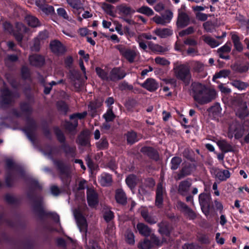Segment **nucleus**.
Wrapping results in <instances>:
<instances>
[{"label": "nucleus", "instance_id": "1", "mask_svg": "<svg viewBox=\"0 0 249 249\" xmlns=\"http://www.w3.org/2000/svg\"><path fill=\"white\" fill-rule=\"evenodd\" d=\"M191 94L194 100L200 105H205L211 102L216 96L214 89L195 82H192L191 84Z\"/></svg>", "mask_w": 249, "mask_h": 249}, {"label": "nucleus", "instance_id": "2", "mask_svg": "<svg viewBox=\"0 0 249 249\" xmlns=\"http://www.w3.org/2000/svg\"><path fill=\"white\" fill-rule=\"evenodd\" d=\"M177 79L184 87L190 85L193 81L190 67L188 64H182L174 68Z\"/></svg>", "mask_w": 249, "mask_h": 249}, {"label": "nucleus", "instance_id": "3", "mask_svg": "<svg viewBox=\"0 0 249 249\" xmlns=\"http://www.w3.org/2000/svg\"><path fill=\"white\" fill-rule=\"evenodd\" d=\"M98 75L103 80L106 81H116L123 78L125 73L119 68H114L107 73L105 70L99 68L96 69Z\"/></svg>", "mask_w": 249, "mask_h": 249}, {"label": "nucleus", "instance_id": "4", "mask_svg": "<svg viewBox=\"0 0 249 249\" xmlns=\"http://www.w3.org/2000/svg\"><path fill=\"white\" fill-rule=\"evenodd\" d=\"M211 200L212 197L210 193H202L198 196V201L201 210L206 216L210 214Z\"/></svg>", "mask_w": 249, "mask_h": 249}, {"label": "nucleus", "instance_id": "5", "mask_svg": "<svg viewBox=\"0 0 249 249\" xmlns=\"http://www.w3.org/2000/svg\"><path fill=\"white\" fill-rule=\"evenodd\" d=\"M195 168V165L190 163L183 164L181 169L175 173L174 178L176 180H180L190 175Z\"/></svg>", "mask_w": 249, "mask_h": 249}, {"label": "nucleus", "instance_id": "6", "mask_svg": "<svg viewBox=\"0 0 249 249\" xmlns=\"http://www.w3.org/2000/svg\"><path fill=\"white\" fill-rule=\"evenodd\" d=\"M116 48L121 54L130 63L133 62L139 54V52L136 49H126L121 45H118Z\"/></svg>", "mask_w": 249, "mask_h": 249}, {"label": "nucleus", "instance_id": "7", "mask_svg": "<svg viewBox=\"0 0 249 249\" xmlns=\"http://www.w3.org/2000/svg\"><path fill=\"white\" fill-rule=\"evenodd\" d=\"M177 209L185 216H187L190 220H194L196 217V213L185 203L180 200H178L176 205Z\"/></svg>", "mask_w": 249, "mask_h": 249}, {"label": "nucleus", "instance_id": "8", "mask_svg": "<svg viewBox=\"0 0 249 249\" xmlns=\"http://www.w3.org/2000/svg\"><path fill=\"white\" fill-rule=\"evenodd\" d=\"M73 214L80 231L86 232L87 230V224L82 211L79 209L76 210L74 211Z\"/></svg>", "mask_w": 249, "mask_h": 249}, {"label": "nucleus", "instance_id": "9", "mask_svg": "<svg viewBox=\"0 0 249 249\" xmlns=\"http://www.w3.org/2000/svg\"><path fill=\"white\" fill-rule=\"evenodd\" d=\"M87 115L86 112H83L82 113L74 114L71 116V122H67L66 124V127L70 131L74 129L77 125L78 119H82L85 117Z\"/></svg>", "mask_w": 249, "mask_h": 249}, {"label": "nucleus", "instance_id": "10", "mask_svg": "<svg viewBox=\"0 0 249 249\" xmlns=\"http://www.w3.org/2000/svg\"><path fill=\"white\" fill-rule=\"evenodd\" d=\"M165 196V193L163 186L161 183H159L157 187L156 192V198L155 205L156 206L160 208L162 204L163 199Z\"/></svg>", "mask_w": 249, "mask_h": 249}, {"label": "nucleus", "instance_id": "11", "mask_svg": "<svg viewBox=\"0 0 249 249\" xmlns=\"http://www.w3.org/2000/svg\"><path fill=\"white\" fill-rule=\"evenodd\" d=\"M192 182L188 178L181 181L178 185V191L179 195L182 196H186L191 186Z\"/></svg>", "mask_w": 249, "mask_h": 249}, {"label": "nucleus", "instance_id": "12", "mask_svg": "<svg viewBox=\"0 0 249 249\" xmlns=\"http://www.w3.org/2000/svg\"><path fill=\"white\" fill-rule=\"evenodd\" d=\"M1 95L0 97V105L2 106L5 104L10 103L13 99V94L7 89L4 88L1 90Z\"/></svg>", "mask_w": 249, "mask_h": 249}, {"label": "nucleus", "instance_id": "13", "mask_svg": "<svg viewBox=\"0 0 249 249\" xmlns=\"http://www.w3.org/2000/svg\"><path fill=\"white\" fill-rule=\"evenodd\" d=\"M171 18V13L169 11L165 12V14L162 15L161 17L155 16L153 18V20L157 24L165 25L170 22Z\"/></svg>", "mask_w": 249, "mask_h": 249}, {"label": "nucleus", "instance_id": "14", "mask_svg": "<svg viewBox=\"0 0 249 249\" xmlns=\"http://www.w3.org/2000/svg\"><path fill=\"white\" fill-rule=\"evenodd\" d=\"M87 200L89 206L93 207L98 203V197L96 193L92 189L87 190Z\"/></svg>", "mask_w": 249, "mask_h": 249}, {"label": "nucleus", "instance_id": "15", "mask_svg": "<svg viewBox=\"0 0 249 249\" xmlns=\"http://www.w3.org/2000/svg\"><path fill=\"white\" fill-rule=\"evenodd\" d=\"M50 48L52 52L57 54L63 53L65 51L63 45L60 42L56 40L51 42Z\"/></svg>", "mask_w": 249, "mask_h": 249}, {"label": "nucleus", "instance_id": "16", "mask_svg": "<svg viewBox=\"0 0 249 249\" xmlns=\"http://www.w3.org/2000/svg\"><path fill=\"white\" fill-rule=\"evenodd\" d=\"M215 178L220 181L227 180L231 176L230 172L227 170L217 169L214 171Z\"/></svg>", "mask_w": 249, "mask_h": 249}, {"label": "nucleus", "instance_id": "17", "mask_svg": "<svg viewBox=\"0 0 249 249\" xmlns=\"http://www.w3.org/2000/svg\"><path fill=\"white\" fill-rule=\"evenodd\" d=\"M236 115L241 120L244 119L249 115V111L246 103L241 104L236 112Z\"/></svg>", "mask_w": 249, "mask_h": 249}, {"label": "nucleus", "instance_id": "18", "mask_svg": "<svg viewBox=\"0 0 249 249\" xmlns=\"http://www.w3.org/2000/svg\"><path fill=\"white\" fill-rule=\"evenodd\" d=\"M231 69L236 72L243 73L246 72L249 69V63H235L231 66Z\"/></svg>", "mask_w": 249, "mask_h": 249}, {"label": "nucleus", "instance_id": "19", "mask_svg": "<svg viewBox=\"0 0 249 249\" xmlns=\"http://www.w3.org/2000/svg\"><path fill=\"white\" fill-rule=\"evenodd\" d=\"M99 181L103 186H108L111 184L112 178L111 176L107 173H103L99 177Z\"/></svg>", "mask_w": 249, "mask_h": 249}, {"label": "nucleus", "instance_id": "20", "mask_svg": "<svg viewBox=\"0 0 249 249\" xmlns=\"http://www.w3.org/2000/svg\"><path fill=\"white\" fill-rule=\"evenodd\" d=\"M158 84L152 78L147 79L142 84V86L149 91H153L158 88Z\"/></svg>", "mask_w": 249, "mask_h": 249}, {"label": "nucleus", "instance_id": "21", "mask_svg": "<svg viewBox=\"0 0 249 249\" xmlns=\"http://www.w3.org/2000/svg\"><path fill=\"white\" fill-rule=\"evenodd\" d=\"M189 17L186 13L184 12L179 13L177 21V24L178 26L185 27L189 24Z\"/></svg>", "mask_w": 249, "mask_h": 249}, {"label": "nucleus", "instance_id": "22", "mask_svg": "<svg viewBox=\"0 0 249 249\" xmlns=\"http://www.w3.org/2000/svg\"><path fill=\"white\" fill-rule=\"evenodd\" d=\"M231 40L232 41L234 50L239 53H241L243 50V46L240 41L239 36L236 34H233L231 35Z\"/></svg>", "mask_w": 249, "mask_h": 249}, {"label": "nucleus", "instance_id": "23", "mask_svg": "<svg viewBox=\"0 0 249 249\" xmlns=\"http://www.w3.org/2000/svg\"><path fill=\"white\" fill-rule=\"evenodd\" d=\"M29 61L32 65L35 66H40L44 63V58L39 55H33L29 57Z\"/></svg>", "mask_w": 249, "mask_h": 249}, {"label": "nucleus", "instance_id": "24", "mask_svg": "<svg viewBox=\"0 0 249 249\" xmlns=\"http://www.w3.org/2000/svg\"><path fill=\"white\" fill-rule=\"evenodd\" d=\"M217 144L221 151L224 153L233 151L232 146L226 140H219L217 142Z\"/></svg>", "mask_w": 249, "mask_h": 249}, {"label": "nucleus", "instance_id": "25", "mask_svg": "<svg viewBox=\"0 0 249 249\" xmlns=\"http://www.w3.org/2000/svg\"><path fill=\"white\" fill-rule=\"evenodd\" d=\"M16 28L19 33H15L14 35L16 39L18 41H21L22 39V33L23 32H27V28L22 23H18L16 24Z\"/></svg>", "mask_w": 249, "mask_h": 249}, {"label": "nucleus", "instance_id": "26", "mask_svg": "<svg viewBox=\"0 0 249 249\" xmlns=\"http://www.w3.org/2000/svg\"><path fill=\"white\" fill-rule=\"evenodd\" d=\"M115 198L117 202L121 204H124L126 202L125 194L123 190L121 189L116 190Z\"/></svg>", "mask_w": 249, "mask_h": 249}, {"label": "nucleus", "instance_id": "27", "mask_svg": "<svg viewBox=\"0 0 249 249\" xmlns=\"http://www.w3.org/2000/svg\"><path fill=\"white\" fill-rule=\"evenodd\" d=\"M137 228L139 233L144 236H148L150 234V229L143 223H138L137 225Z\"/></svg>", "mask_w": 249, "mask_h": 249}, {"label": "nucleus", "instance_id": "28", "mask_svg": "<svg viewBox=\"0 0 249 249\" xmlns=\"http://www.w3.org/2000/svg\"><path fill=\"white\" fill-rule=\"evenodd\" d=\"M231 84L234 88L240 90H245L249 86V84L247 83L237 79L233 80L231 82Z\"/></svg>", "mask_w": 249, "mask_h": 249}, {"label": "nucleus", "instance_id": "29", "mask_svg": "<svg viewBox=\"0 0 249 249\" xmlns=\"http://www.w3.org/2000/svg\"><path fill=\"white\" fill-rule=\"evenodd\" d=\"M89 132L85 131L78 137L77 142L81 145L88 146L89 145Z\"/></svg>", "mask_w": 249, "mask_h": 249}, {"label": "nucleus", "instance_id": "30", "mask_svg": "<svg viewBox=\"0 0 249 249\" xmlns=\"http://www.w3.org/2000/svg\"><path fill=\"white\" fill-rule=\"evenodd\" d=\"M183 156L188 160L192 162L196 161V156L194 151L190 148H185L183 152Z\"/></svg>", "mask_w": 249, "mask_h": 249}, {"label": "nucleus", "instance_id": "31", "mask_svg": "<svg viewBox=\"0 0 249 249\" xmlns=\"http://www.w3.org/2000/svg\"><path fill=\"white\" fill-rule=\"evenodd\" d=\"M48 37V33L46 31L40 32L37 37L35 40V44L33 49L35 51H38L40 44L39 40H43Z\"/></svg>", "mask_w": 249, "mask_h": 249}, {"label": "nucleus", "instance_id": "32", "mask_svg": "<svg viewBox=\"0 0 249 249\" xmlns=\"http://www.w3.org/2000/svg\"><path fill=\"white\" fill-rule=\"evenodd\" d=\"M25 20L27 24L33 27H36L40 25L38 19L32 16H27L25 18Z\"/></svg>", "mask_w": 249, "mask_h": 249}, {"label": "nucleus", "instance_id": "33", "mask_svg": "<svg viewBox=\"0 0 249 249\" xmlns=\"http://www.w3.org/2000/svg\"><path fill=\"white\" fill-rule=\"evenodd\" d=\"M137 178L134 175H130L128 176L125 179L126 183L131 190H132L135 187L137 183Z\"/></svg>", "mask_w": 249, "mask_h": 249}, {"label": "nucleus", "instance_id": "34", "mask_svg": "<svg viewBox=\"0 0 249 249\" xmlns=\"http://www.w3.org/2000/svg\"><path fill=\"white\" fill-rule=\"evenodd\" d=\"M159 232L162 236H169L170 235V231L167 224L165 222L159 224Z\"/></svg>", "mask_w": 249, "mask_h": 249}, {"label": "nucleus", "instance_id": "35", "mask_svg": "<svg viewBox=\"0 0 249 249\" xmlns=\"http://www.w3.org/2000/svg\"><path fill=\"white\" fill-rule=\"evenodd\" d=\"M156 34L161 38H165L171 34V31L169 29L163 28L159 29L155 31Z\"/></svg>", "mask_w": 249, "mask_h": 249}, {"label": "nucleus", "instance_id": "36", "mask_svg": "<svg viewBox=\"0 0 249 249\" xmlns=\"http://www.w3.org/2000/svg\"><path fill=\"white\" fill-rule=\"evenodd\" d=\"M118 9L120 13L125 15L132 14L135 12V11L130 7L125 5H121L118 7Z\"/></svg>", "mask_w": 249, "mask_h": 249}, {"label": "nucleus", "instance_id": "37", "mask_svg": "<svg viewBox=\"0 0 249 249\" xmlns=\"http://www.w3.org/2000/svg\"><path fill=\"white\" fill-rule=\"evenodd\" d=\"M221 107L219 103H217L215 105L208 109V111L211 113L213 116H219L221 112Z\"/></svg>", "mask_w": 249, "mask_h": 249}, {"label": "nucleus", "instance_id": "38", "mask_svg": "<svg viewBox=\"0 0 249 249\" xmlns=\"http://www.w3.org/2000/svg\"><path fill=\"white\" fill-rule=\"evenodd\" d=\"M105 234L106 236H107L108 238H110L111 240H112L113 236L115 234V228L112 223L108 224L107 229L105 231Z\"/></svg>", "mask_w": 249, "mask_h": 249}, {"label": "nucleus", "instance_id": "39", "mask_svg": "<svg viewBox=\"0 0 249 249\" xmlns=\"http://www.w3.org/2000/svg\"><path fill=\"white\" fill-rule=\"evenodd\" d=\"M126 139L127 142L132 144L138 141L136 133L134 131L128 132L126 135Z\"/></svg>", "mask_w": 249, "mask_h": 249}, {"label": "nucleus", "instance_id": "40", "mask_svg": "<svg viewBox=\"0 0 249 249\" xmlns=\"http://www.w3.org/2000/svg\"><path fill=\"white\" fill-rule=\"evenodd\" d=\"M231 73L229 70L224 69L218 72L215 73L213 77V80L215 78H226L229 76Z\"/></svg>", "mask_w": 249, "mask_h": 249}, {"label": "nucleus", "instance_id": "41", "mask_svg": "<svg viewBox=\"0 0 249 249\" xmlns=\"http://www.w3.org/2000/svg\"><path fill=\"white\" fill-rule=\"evenodd\" d=\"M39 8L46 15H52L54 13L53 7L45 3Z\"/></svg>", "mask_w": 249, "mask_h": 249}, {"label": "nucleus", "instance_id": "42", "mask_svg": "<svg viewBox=\"0 0 249 249\" xmlns=\"http://www.w3.org/2000/svg\"><path fill=\"white\" fill-rule=\"evenodd\" d=\"M67 3L72 8L80 9L82 8V4L79 0H66Z\"/></svg>", "mask_w": 249, "mask_h": 249}, {"label": "nucleus", "instance_id": "43", "mask_svg": "<svg viewBox=\"0 0 249 249\" xmlns=\"http://www.w3.org/2000/svg\"><path fill=\"white\" fill-rule=\"evenodd\" d=\"M137 11L140 13L145 14L148 16H152L154 14L153 10L147 6H142L139 8Z\"/></svg>", "mask_w": 249, "mask_h": 249}, {"label": "nucleus", "instance_id": "44", "mask_svg": "<svg viewBox=\"0 0 249 249\" xmlns=\"http://www.w3.org/2000/svg\"><path fill=\"white\" fill-rule=\"evenodd\" d=\"M203 26L206 32L212 33L214 29L213 23L211 21H207L203 24Z\"/></svg>", "mask_w": 249, "mask_h": 249}, {"label": "nucleus", "instance_id": "45", "mask_svg": "<svg viewBox=\"0 0 249 249\" xmlns=\"http://www.w3.org/2000/svg\"><path fill=\"white\" fill-rule=\"evenodd\" d=\"M204 41L212 48H215L219 45L218 42L210 36H206L204 38Z\"/></svg>", "mask_w": 249, "mask_h": 249}, {"label": "nucleus", "instance_id": "46", "mask_svg": "<svg viewBox=\"0 0 249 249\" xmlns=\"http://www.w3.org/2000/svg\"><path fill=\"white\" fill-rule=\"evenodd\" d=\"M57 13L59 16L63 18L64 19L71 21V18L68 16L66 11L63 8H59L57 9Z\"/></svg>", "mask_w": 249, "mask_h": 249}, {"label": "nucleus", "instance_id": "47", "mask_svg": "<svg viewBox=\"0 0 249 249\" xmlns=\"http://www.w3.org/2000/svg\"><path fill=\"white\" fill-rule=\"evenodd\" d=\"M125 240L128 243L130 244H133L134 243V236L131 231L127 230L125 233Z\"/></svg>", "mask_w": 249, "mask_h": 249}, {"label": "nucleus", "instance_id": "48", "mask_svg": "<svg viewBox=\"0 0 249 249\" xmlns=\"http://www.w3.org/2000/svg\"><path fill=\"white\" fill-rule=\"evenodd\" d=\"M196 16L198 20L201 21H205L208 19V18L212 17V15L201 12H197L196 13Z\"/></svg>", "mask_w": 249, "mask_h": 249}, {"label": "nucleus", "instance_id": "49", "mask_svg": "<svg viewBox=\"0 0 249 249\" xmlns=\"http://www.w3.org/2000/svg\"><path fill=\"white\" fill-rule=\"evenodd\" d=\"M151 247L150 241L145 239L142 242H140L138 248L140 249H150Z\"/></svg>", "mask_w": 249, "mask_h": 249}, {"label": "nucleus", "instance_id": "50", "mask_svg": "<svg viewBox=\"0 0 249 249\" xmlns=\"http://www.w3.org/2000/svg\"><path fill=\"white\" fill-rule=\"evenodd\" d=\"M182 162V159L180 157H175L172 158V169H177L181 162Z\"/></svg>", "mask_w": 249, "mask_h": 249}, {"label": "nucleus", "instance_id": "51", "mask_svg": "<svg viewBox=\"0 0 249 249\" xmlns=\"http://www.w3.org/2000/svg\"><path fill=\"white\" fill-rule=\"evenodd\" d=\"M194 32V27L192 26H190V27H188L187 29L181 31L179 33V36L181 37H183L185 36L192 34Z\"/></svg>", "mask_w": 249, "mask_h": 249}, {"label": "nucleus", "instance_id": "52", "mask_svg": "<svg viewBox=\"0 0 249 249\" xmlns=\"http://www.w3.org/2000/svg\"><path fill=\"white\" fill-rule=\"evenodd\" d=\"M104 117L107 122L111 121L113 120L115 117V115L111 108L108 109L107 113L104 115Z\"/></svg>", "mask_w": 249, "mask_h": 249}, {"label": "nucleus", "instance_id": "53", "mask_svg": "<svg viewBox=\"0 0 249 249\" xmlns=\"http://www.w3.org/2000/svg\"><path fill=\"white\" fill-rule=\"evenodd\" d=\"M231 51V47L227 43L221 47L217 50V53H228Z\"/></svg>", "mask_w": 249, "mask_h": 249}, {"label": "nucleus", "instance_id": "54", "mask_svg": "<svg viewBox=\"0 0 249 249\" xmlns=\"http://www.w3.org/2000/svg\"><path fill=\"white\" fill-rule=\"evenodd\" d=\"M198 240L203 244H209L210 243L209 237L204 234H202L198 237Z\"/></svg>", "mask_w": 249, "mask_h": 249}, {"label": "nucleus", "instance_id": "55", "mask_svg": "<svg viewBox=\"0 0 249 249\" xmlns=\"http://www.w3.org/2000/svg\"><path fill=\"white\" fill-rule=\"evenodd\" d=\"M203 64L199 61L195 62L193 65V69L196 72H200L203 69Z\"/></svg>", "mask_w": 249, "mask_h": 249}, {"label": "nucleus", "instance_id": "56", "mask_svg": "<svg viewBox=\"0 0 249 249\" xmlns=\"http://www.w3.org/2000/svg\"><path fill=\"white\" fill-rule=\"evenodd\" d=\"M144 220L150 224H155L157 222V218L154 216L148 214L144 219Z\"/></svg>", "mask_w": 249, "mask_h": 249}, {"label": "nucleus", "instance_id": "57", "mask_svg": "<svg viewBox=\"0 0 249 249\" xmlns=\"http://www.w3.org/2000/svg\"><path fill=\"white\" fill-rule=\"evenodd\" d=\"M155 62L157 64H160L162 65H169L170 64L169 61H167L164 58L157 57L155 59Z\"/></svg>", "mask_w": 249, "mask_h": 249}, {"label": "nucleus", "instance_id": "58", "mask_svg": "<svg viewBox=\"0 0 249 249\" xmlns=\"http://www.w3.org/2000/svg\"><path fill=\"white\" fill-rule=\"evenodd\" d=\"M113 216V213L110 210L107 211L104 215V219L107 222L111 221Z\"/></svg>", "mask_w": 249, "mask_h": 249}, {"label": "nucleus", "instance_id": "59", "mask_svg": "<svg viewBox=\"0 0 249 249\" xmlns=\"http://www.w3.org/2000/svg\"><path fill=\"white\" fill-rule=\"evenodd\" d=\"M108 142L106 139H102L100 141L97 143V146L100 149L106 148L107 147Z\"/></svg>", "mask_w": 249, "mask_h": 249}, {"label": "nucleus", "instance_id": "60", "mask_svg": "<svg viewBox=\"0 0 249 249\" xmlns=\"http://www.w3.org/2000/svg\"><path fill=\"white\" fill-rule=\"evenodd\" d=\"M179 122L184 128H188L190 126L189 125L186 124L188 123V120L187 119L184 117L183 115H182L180 116L179 118Z\"/></svg>", "mask_w": 249, "mask_h": 249}, {"label": "nucleus", "instance_id": "61", "mask_svg": "<svg viewBox=\"0 0 249 249\" xmlns=\"http://www.w3.org/2000/svg\"><path fill=\"white\" fill-rule=\"evenodd\" d=\"M87 249H100V248L93 240H90L87 246Z\"/></svg>", "mask_w": 249, "mask_h": 249}, {"label": "nucleus", "instance_id": "62", "mask_svg": "<svg viewBox=\"0 0 249 249\" xmlns=\"http://www.w3.org/2000/svg\"><path fill=\"white\" fill-rule=\"evenodd\" d=\"M57 107L59 110L64 112V113H66L68 109L67 105L63 102H60L58 103Z\"/></svg>", "mask_w": 249, "mask_h": 249}, {"label": "nucleus", "instance_id": "63", "mask_svg": "<svg viewBox=\"0 0 249 249\" xmlns=\"http://www.w3.org/2000/svg\"><path fill=\"white\" fill-rule=\"evenodd\" d=\"M184 43L186 45L195 46L197 45V41L194 39L188 38L184 41Z\"/></svg>", "mask_w": 249, "mask_h": 249}, {"label": "nucleus", "instance_id": "64", "mask_svg": "<svg viewBox=\"0 0 249 249\" xmlns=\"http://www.w3.org/2000/svg\"><path fill=\"white\" fill-rule=\"evenodd\" d=\"M114 24L115 25V30L120 35H124V32L122 29V25L118 22L115 21Z\"/></svg>", "mask_w": 249, "mask_h": 249}]
</instances>
